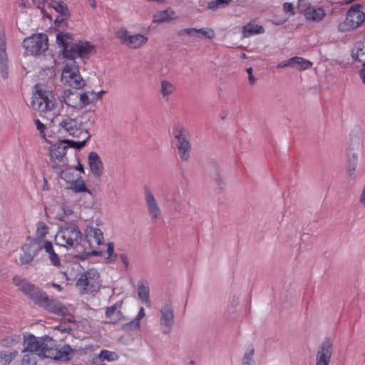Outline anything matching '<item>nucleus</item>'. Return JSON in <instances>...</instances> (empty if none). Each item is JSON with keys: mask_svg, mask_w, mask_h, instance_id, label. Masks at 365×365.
<instances>
[{"mask_svg": "<svg viewBox=\"0 0 365 365\" xmlns=\"http://www.w3.org/2000/svg\"><path fill=\"white\" fill-rule=\"evenodd\" d=\"M56 43L62 48L65 66L62 70L61 83L75 89L85 86V81L79 73L78 59L83 60L94 52V46L88 41L74 42L70 33L58 32Z\"/></svg>", "mask_w": 365, "mask_h": 365, "instance_id": "f257e3e1", "label": "nucleus"}, {"mask_svg": "<svg viewBox=\"0 0 365 365\" xmlns=\"http://www.w3.org/2000/svg\"><path fill=\"white\" fill-rule=\"evenodd\" d=\"M24 349L23 351L35 352L39 356L54 360H67L72 349L69 345H64L61 349L56 347L54 340L45 336L37 338L34 335L24 336Z\"/></svg>", "mask_w": 365, "mask_h": 365, "instance_id": "f03ea898", "label": "nucleus"}, {"mask_svg": "<svg viewBox=\"0 0 365 365\" xmlns=\"http://www.w3.org/2000/svg\"><path fill=\"white\" fill-rule=\"evenodd\" d=\"M83 120H90L88 113L83 114L80 118L68 115L56 116L52 121L58 124L59 133L79 139L78 141L70 140V147L80 150L86 145L91 137Z\"/></svg>", "mask_w": 365, "mask_h": 365, "instance_id": "7ed1b4c3", "label": "nucleus"}, {"mask_svg": "<svg viewBox=\"0 0 365 365\" xmlns=\"http://www.w3.org/2000/svg\"><path fill=\"white\" fill-rule=\"evenodd\" d=\"M82 241V233L76 225L61 226L55 236L56 244L66 249L78 247Z\"/></svg>", "mask_w": 365, "mask_h": 365, "instance_id": "20e7f679", "label": "nucleus"}, {"mask_svg": "<svg viewBox=\"0 0 365 365\" xmlns=\"http://www.w3.org/2000/svg\"><path fill=\"white\" fill-rule=\"evenodd\" d=\"M173 135L180 160L183 162H188L190 159L192 145L190 140V132L187 128L178 123L173 128Z\"/></svg>", "mask_w": 365, "mask_h": 365, "instance_id": "39448f33", "label": "nucleus"}, {"mask_svg": "<svg viewBox=\"0 0 365 365\" xmlns=\"http://www.w3.org/2000/svg\"><path fill=\"white\" fill-rule=\"evenodd\" d=\"M56 100L52 92L49 91L38 90L31 97V106L38 112H51L56 108Z\"/></svg>", "mask_w": 365, "mask_h": 365, "instance_id": "423d86ee", "label": "nucleus"}, {"mask_svg": "<svg viewBox=\"0 0 365 365\" xmlns=\"http://www.w3.org/2000/svg\"><path fill=\"white\" fill-rule=\"evenodd\" d=\"M76 287L82 294L97 292L101 287L98 271L90 269L83 273L76 282Z\"/></svg>", "mask_w": 365, "mask_h": 365, "instance_id": "0eeeda50", "label": "nucleus"}, {"mask_svg": "<svg viewBox=\"0 0 365 365\" xmlns=\"http://www.w3.org/2000/svg\"><path fill=\"white\" fill-rule=\"evenodd\" d=\"M22 46L29 55H41L48 49V36L45 34H34L24 38Z\"/></svg>", "mask_w": 365, "mask_h": 365, "instance_id": "6e6552de", "label": "nucleus"}, {"mask_svg": "<svg viewBox=\"0 0 365 365\" xmlns=\"http://www.w3.org/2000/svg\"><path fill=\"white\" fill-rule=\"evenodd\" d=\"M86 237L89 244L91 250L88 252V255L103 256V249L101 247L103 245L104 238L103 232L97 227H87L85 230Z\"/></svg>", "mask_w": 365, "mask_h": 365, "instance_id": "1a4fd4ad", "label": "nucleus"}, {"mask_svg": "<svg viewBox=\"0 0 365 365\" xmlns=\"http://www.w3.org/2000/svg\"><path fill=\"white\" fill-rule=\"evenodd\" d=\"M175 322V312L173 303L170 301L163 302L160 308L159 326L165 334L169 333Z\"/></svg>", "mask_w": 365, "mask_h": 365, "instance_id": "9d476101", "label": "nucleus"}, {"mask_svg": "<svg viewBox=\"0 0 365 365\" xmlns=\"http://www.w3.org/2000/svg\"><path fill=\"white\" fill-rule=\"evenodd\" d=\"M365 20V13L356 7H351L347 12L346 19L339 24L341 32L354 29L360 26Z\"/></svg>", "mask_w": 365, "mask_h": 365, "instance_id": "9b49d317", "label": "nucleus"}, {"mask_svg": "<svg viewBox=\"0 0 365 365\" xmlns=\"http://www.w3.org/2000/svg\"><path fill=\"white\" fill-rule=\"evenodd\" d=\"M120 42L131 49L139 48L145 45L148 41L146 36L140 34H130L126 29H121L116 34Z\"/></svg>", "mask_w": 365, "mask_h": 365, "instance_id": "f8f14e48", "label": "nucleus"}, {"mask_svg": "<svg viewBox=\"0 0 365 365\" xmlns=\"http://www.w3.org/2000/svg\"><path fill=\"white\" fill-rule=\"evenodd\" d=\"M68 147H70V140H61L51 146L50 156L55 166L61 167L67 164L66 154Z\"/></svg>", "mask_w": 365, "mask_h": 365, "instance_id": "ddd939ff", "label": "nucleus"}, {"mask_svg": "<svg viewBox=\"0 0 365 365\" xmlns=\"http://www.w3.org/2000/svg\"><path fill=\"white\" fill-rule=\"evenodd\" d=\"M143 193L148 212L152 220H156L161 215V209L152 189L148 186L143 187Z\"/></svg>", "mask_w": 365, "mask_h": 365, "instance_id": "4468645a", "label": "nucleus"}, {"mask_svg": "<svg viewBox=\"0 0 365 365\" xmlns=\"http://www.w3.org/2000/svg\"><path fill=\"white\" fill-rule=\"evenodd\" d=\"M36 303L47 311L55 314L59 316H66L68 314V309L62 303L56 299H49L43 293L36 301Z\"/></svg>", "mask_w": 365, "mask_h": 365, "instance_id": "2eb2a0df", "label": "nucleus"}, {"mask_svg": "<svg viewBox=\"0 0 365 365\" xmlns=\"http://www.w3.org/2000/svg\"><path fill=\"white\" fill-rule=\"evenodd\" d=\"M41 240H33L22 247L23 254L20 256L21 264H30L41 251Z\"/></svg>", "mask_w": 365, "mask_h": 365, "instance_id": "dca6fc26", "label": "nucleus"}, {"mask_svg": "<svg viewBox=\"0 0 365 365\" xmlns=\"http://www.w3.org/2000/svg\"><path fill=\"white\" fill-rule=\"evenodd\" d=\"M13 283L16 287L19 288V290L34 300L36 302L42 294L38 287H35L29 282L26 279L21 278V277H14L13 278Z\"/></svg>", "mask_w": 365, "mask_h": 365, "instance_id": "f3484780", "label": "nucleus"}, {"mask_svg": "<svg viewBox=\"0 0 365 365\" xmlns=\"http://www.w3.org/2000/svg\"><path fill=\"white\" fill-rule=\"evenodd\" d=\"M13 283L16 287L19 288V290L34 300L36 302L42 294L38 287H35L29 282L26 279L21 278V277H14L13 278Z\"/></svg>", "mask_w": 365, "mask_h": 365, "instance_id": "a211bd4d", "label": "nucleus"}, {"mask_svg": "<svg viewBox=\"0 0 365 365\" xmlns=\"http://www.w3.org/2000/svg\"><path fill=\"white\" fill-rule=\"evenodd\" d=\"M6 41L5 30L0 26V73L4 79L9 77V66L7 63Z\"/></svg>", "mask_w": 365, "mask_h": 365, "instance_id": "6ab92c4d", "label": "nucleus"}, {"mask_svg": "<svg viewBox=\"0 0 365 365\" xmlns=\"http://www.w3.org/2000/svg\"><path fill=\"white\" fill-rule=\"evenodd\" d=\"M332 355V343L325 340L317 350L316 365H329Z\"/></svg>", "mask_w": 365, "mask_h": 365, "instance_id": "aec40b11", "label": "nucleus"}, {"mask_svg": "<svg viewBox=\"0 0 365 365\" xmlns=\"http://www.w3.org/2000/svg\"><path fill=\"white\" fill-rule=\"evenodd\" d=\"M67 281L74 280L81 272V266L78 262H66L57 267Z\"/></svg>", "mask_w": 365, "mask_h": 365, "instance_id": "412c9836", "label": "nucleus"}, {"mask_svg": "<svg viewBox=\"0 0 365 365\" xmlns=\"http://www.w3.org/2000/svg\"><path fill=\"white\" fill-rule=\"evenodd\" d=\"M176 91L177 87L173 81L168 79H162L160 81L159 93L164 101H170Z\"/></svg>", "mask_w": 365, "mask_h": 365, "instance_id": "4be33fe9", "label": "nucleus"}, {"mask_svg": "<svg viewBox=\"0 0 365 365\" xmlns=\"http://www.w3.org/2000/svg\"><path fill=\"white\" fill-rule=\"evenodd\" d=\"M88 160L92 175L99 180L103 170V164L100 156L95 152H91L88 154Z\"/></svg>", "mask_w": 365, "mask_h": 365, "instance_id": "5701e85b", "label": "nucleus"}, {"mask_svg": "<svg viewBox=\"0 0 365 365\" xmlns=\"http://www.w3.org/2000/svg\"><path fill=\"white\" fill-rule=\"evenodd\" d=\"M41 250L44 251L46 257L50 261L51 265L60 267L61 260L58 255L54 250L51 241L41 240Z\"/></svg>", "mask_w": 365, "mask_h": 365, "instance_id": "b1692460", "label": "nucleus"}, {"mask_svg": "<svg viewBox=\"0 0 365 365\" xmlns=\"http://www.w3.org/2000/svg\"><path fill=\"white\" fill-rule=\"evenodd\" d=\"M61 98L68 106L81 108L79 92L65 90L61 94Z\"/></svg>", "mask_w": 365, "mask_h": 365, "instance_id": "393cba45", "label": "nucleus"}, {"mask_svg": "<svg viewBox=\"0 0 365 365\" xmlns=\"http://www.w3.org/2000/svg\"><path fill=\"white\" fill-rule=\"evenodd\" d=\"M118 354L107 349H103L94 357L95 364L97 365H104L105 361L113 362L118 359Z\"/></svg>", "mask_w": 365, "mask_h": 365, "instance_id": "a878e982", "label": "nucleus"}, {"mask_svg": "<svg viewBox=\"0 0 365 365\" xmlns=\"http://www.w3.org/2000/svg\"><path fill=\"white\" fill-rule=\"evenodd\" d=\"M304 15L307 21L319 22L326 16L327 14L323 8L313 6L309 7Z\"/></svg>", "mask_w": 365, "mask_h": 365, "instance_id": "bb28decb", "label": "nucleus"}, {"mask_svg": "<svg viewBox=\"0 0 365 365\" xmlns=\"http://www.w3.org/2000/svg\"><path fill=\"white\" fill-rule=\"evenodd\" d=\"M153 18V22L154 23H163L177 19L178 17L172 9H168L156 12Z\"/></svg>", "mask_w": 365, "mask_h": 365, "instance_id": "cd10ccee", "label": "nucleus"}, {"mask_svg": "<svg viewBox=\"0 0 365 365\" xmlns=\"http://www.w3.org/2000/svg\"><path fill=\"white\" fill-rule=\"evenodd\" d=\"M137 293L139 299L145 303L147 307L151 304L150 299V287L147 282L140 281L138 284Z\"/></svg>", "mask_w": 365, "mask_h": 365, "instance_id": "c85d7f7f", "label": "nucleus"}, {"mask_svg": "<svg viewBox=\"0 0 365 365\" xmlns=\"http://www.w3.org/2000/svg\"><path fill=\"white\" fill-rule=\"evenodd\" d=\"M264 33V29L262 26L253 23H248L242 27V36L249 38L255 34H261Z\"/></svg>", "mask_w": 365, "mask_h": 365, "instance_id": "c756f323", "label": "nucleus"}, {"mask_svg": "<svg viewBox=\"0 0 365 365\" xmlns=\"http://www.w3.org/2000/svg\"><path fill=\"white\" fill-rule=\"evenodd\" d=\"M120 307L121 302H116L106 309V315L109 319L110 322L115 323L120 320L121 317Z\"/></svg>", "mask_w": 365, "mask_h": 365, "instance_id": "7c9ffc66", "label": "nucleus"}, {"mask_svg": "<svg viewBox=\"0 0 365 365\" xmlns=\"http://www.w3.org/2000/svg\"><path fill=\"white\" fill-rule=\"evenodd\" d=\"M145 316V312L143 307L139 309L138 314L135 316L133 320L126 323L124 325V328L126 330L133 331L139 330L140 329V320Z\"/></svg>", "mask_w": 365, "mask_h": 365, "instance_id": "2f4dec72", "label": "nucleus"}, {"mask_svg": "<svg viewBox=\"0 0 365 365\" xmlns=\"http://www.w3.org/2000/svg\"><path fill=\"white\" fill-rule=\"evenodd\" d=\"M292 68L299 71H304L311 68L313 63L302 57L294 56L291 58Z\"/></svg>", "mask_w": 365, "mask_h": 365, "instance_id": "473e14b6", "label": "nucleus"}, {"mask_svg": "<svg viewBox=\"0 0 365 365\" xmlns=\"http://www.w3.org/2000/svg\"><path fill=\"white\" fill-rule=\"evenodd\" d=\"M62 213L59 215L58 219L61 221H76L78 216L75 215L73 210L67 205H63L61 207Z\"/></svg>", "mask_w": 365, "mask_h": 365, "instance_id": "72a5a7b5", "label": "nucleus"}, {"mask_svg": "<svg viewBox=\"0 0 365 365\" xmlns=\"http://www.w3.org/2000/svg\"><path fill=\"white\" fill-rule=\"evenodd\" d=\"M48 5L51 8H53L57 13L62 16L68 15V9L66 4L61 0H51L48 2Z\"/></svg>", "mask_w": 365, "mask_h": 365, "instance_id": "f704fd0d", "label": "nucleus"}, {"mask_svg": "<svg viewBox=\"0 0 365 365\" xmlns=\"http://www.w3.org/2000/svg\"><path fill=\"white\" fill-rule=\"evenodd\" d=\"M21 341V336L19 334H13L6 336L0 340V346L9 348L15 346Z\"/></svg>", "mask_w": 365, "mask_h": 365, "instance_id": "c9c22d12", "label": "nucleus"}, {"mask_svg": "<svg viewBox=\"0 0 365 365\" xmlns=\"http://www.w3.org/2000/svg\"><path fill=\"white\" fill-rule=\"evenodd\" d=\"M18 354V351L11 352L0 351V365H9L16 359Z\"/></svg>", "mask_w": 365, "mask_h": 365, "instance_id": "e433bc0d", "label": "nucleus"}, {"mask_svg": "<svg viewBox=\"0 0 365 365\" xmlns=\"http://www.w3.org/2000/svg\"><path fill=\"white\" fill-rule=\"evenodd\" d=\"M254 355L255 349L253 347H249L244 354L242 365H256Z\"/></svg>", "mask_w": 365, "mask_h": 365, "instance_id": "4c0bfd02", "label": "nucleus"}, {"mask_svg": "<svg viewBox=\"0 0 365 365\" xmlns=\"http://www.w3.org/2000/svg\"><path fill=\"white\" fill-rule=\"evenodd\" d=\"M93 92L79 93L81 108L95 101Z\"/></svg>", "mask_w": 365, "mask_h": 365, "instance_id": "58836bf2", "label": "nucleus"}, {"mask_svg": "<svg viewBox=\"0 0 365 365\" xmlns=\"http://www.w3.org/2000/svg\"><path fill=\"white\" fill-rule=\"evenodd\" d=\"M60 177L61 179L68 182H71V184L78 178V176H76L74 174V171L72 169H66L62 170Z\"/></svg>", "mask_w": 365, "mask_h": 365, "instance_id": "ea45409f", "label": "nucleus"}, {"mask_svg": "<svg viewBox=\"0 0 365 365\" xmlns=\"http://www.w3.org/2000/svg\"><path fill=\"white\" fill-rule=\"evenodd\" d=\"M352 57L365 66V48H357L352 51Z\"/></svg>", "mask_w": 365, "mask_h": 365, "instance_id": "a19ab883", "label": "nucleus"}, {"mask_svg": "<svg viewBox=\"0 0 365 365\" xmlns=\"http://www.w3.org/2000/svg\"><path fill=\"white\" fill-rule=\"evenodd\" d=\"M197 38H206L212 39L215 37V32L210 28L196 29Z\"/></svg>", "mask_w": 365, "mask_h": 365, "instance_id": "79ce46f5", "label": "nucleus"}, {"mask_svg": "<svg viewBox=\"0 0 365 365\" xmlns=\"http://www.w3.org/2000/svg\"><path fill=\"white\" fill-rule=\"evenodd\" d=\"M48 227L43 222L36 223V236L37 240L43 239L48 233Z\"/></svg>", "mask_w": 365, "mask_h": 365, "instance_id": "37998d69", "label": "nucleus"}, {"mask_svg": "<svg viewBox=\"0 0 365 365\" xmlns=\"http://www.w3.org/2000/svg\"><path fill=\"white\" fill-rule=\"evenodd\" d=\"M71 189L75 192H87L91 194V191L86 187L83 180H76L71 185Z\"/></svg>", "mask_w": 365, "mask_h": 365, "instance_id": "c03bdc74", "label": "nucleus"}, {"mask_svg": "<svg viewBox=\"0 0 365 365\" xmlns=\"http://www.w3.org/2000/svg\"><path fill=\"white\" fill-rule=\"evenodd\" d=\"M21 365H36V359L34 353L25 354L21 360Z\"/></svg>", "mask_w": 365, "mask_h": 365, "instance_id": "a18cd8bd", "label": "nucleus"}, {"mask_svg": "<svg viewBox=\"0 0 365 365\" xmlns=\"http://www.w3.org/2000/svg\"><path fill=\"white\" fill-rule=\"evenodd\" d=\"M178 35L180 36H189L193 38H197L195 28H186L181 29L178 32Z\"/></svg>", "mask_w": 365, "mask_h": 365, "instance_id": "49530a36", "label": "nucleus"}, {"mask_svg": "<svg viewBox=\"0 0 365 365\" xmlns=\"http://www.w3.org/2000/svg\"><path fill=\"white\" fill-rule=\"evenodd\" d=\"M232 0H215L208 4V9L216 11L220 6L227 5Z\"/></svg>", "mask_w": 365, "mask_h": 365, "instance_id": "de8ad7c7", "label": "nucleus"}, {"mask_svg": "<svg viewBox=\"0 0 365 365\" xmlns=\"http://www.w3.org/2000/svg\"><path fill=\"white\" fill-rule=\"evenodd\" d=\"M357 164V156L354 155L352 159L349 161L346 165V172L349 176H351L356 170Z\"/></svg>", "mask_w": 365, "mask_h": 365, "instance_id": "09e8293b", "label": "nucleus"}, {"mask_svg": "<svg viewBox=\"0 0 365 365\" xmlns=\"http://www.w3.org/2000/svg\"><path fill=\"white\" fill-rule=\"evenodd\" d=\"M106 250H103V255L102 257H104V254L107 253L108 257H106V259H109L110 261H112L113 259V253H114V246L112 242H108L106 245Z\"/></svg>", "mask_w": 365, "mask_h": 365, "instance_id": "8fccbe9b", "label": "nucleus"}, {"mask_svg": "<svg viewBox=\"0 0 365 365\" xmlns=\"http://www.w3.org/2000/svg\"><path fill=\"white\" fill-rule=\"evenodd\" d=\"M212 178L218 185L222 184V178L217 167H215V173L213 174Z\"/></svg>", "mask_w": 365, "mask_h": 365, "instance_id": "3c124183", "label": "nucleus"}, {"mask_svg": "<svg viewBox=\"0 0 365 365\" xmlns=\"http://www.w3.org/2000/svg\"><path fill=\"white\" fill-rule=\"evenodd\" d=\"M35 125L36 126L37 130H38L41 133L42 137L45 138L44 130L46 129V126L43 123H42L38 119L35 120Z\"/></svg>", "mask_w": 365, "mask_h": 365, "instance_id": "603ef678", "label": "nucleus"}, {"mask_svg": "<svg viewBox=\"0 0 365 365\" xmlns=\"http://www.w3.org/2000/svg\"><path fill=\"white\" fill-rule=\"evenodd\" d=\"M119 258H120L121 262L125 267V268H128L129 266V260H128V257L127 255L125 253H122L119 255Z\"/></svg>", "mask_w": 365, "mask_h": 365, "instance_id": "864d4df0", "label": "nucleus"}, {"mask_svg": "<svg viewBox=\"0 0 365 365\" xmlns=\"http://www.w3.org/2000/svg\"><path fill=\"white\" fill-rule=\"evenodd\" d=\"M246 71H247V73L249 75V77H248L249 82L251 84H254L255 83L256 79H255V78L252 75V68L250 67V68H247Z\"/></svg>", "mask_w": 365, "mask_h": 365, "instance_id": "5fc2aeb1", "label": "nucleus"}, {"mask_svg": "<svg viewBox=\"0 0 365 365\" xmlns=\"http://www.w3.org/2000/svg\"><path fill=\"white\" fill-rule=\"evenodd\" d=\"M283 9L285 12H291L292 13L293 11V5L292 3H289V2H285L284 4H283Z\"/></svg>", "mask_w": 365, "mask_h": 365, "instance_id": "6e6d98bb", "label": "nucleus"}, {"mask_svg": "<svg viewBox=\"0 0 365 365\" xmlns=\"http://www.w3.org/2000/svg\"><path fill=\"white\" fill-rule=\"evenodd\" d=\"M278 68H284V67H291L292 68V63H291V58H289L287 61L286 62H281L279 63L277 66Z\"/></svg>", "mask_w": 365, "mask_h": 365, "instance_id": "4d7b16f0", "label": "nucleus"}, {"mask_svg": "<svg viewBox=\"0 0 365 365\" xmlns=\"http://www.w3.org/2000/svg\"><path fill=\"white\" fill-rule=\"evenodd\" d=\"M54 330L60 331L61 333H68L71 331V329L63 327L62 326H56L55 327Z\"/></svg>", "mask_w": 365, "mask_h": 365, "instance_id": "13d9d810", "label": "nucleus"}, {"mask_svg": "<svg viewBox=\"0 0 365 365\" xmlns=\"http://www.w3.org/2000/svg\"><path fill=\"white\" fill-rule=\"evenodd\" d=\"M103 93H105L104 91H101L100 92L98 93L93 92V98L95 101H97L98 99H100Z\"/></svg>", "mask_w": 365, "mask_h": 365, "instance_id": "bf43d9fd", "label": "nucleus"}, {"mask_svg": "<svg viewBox=\"0 0 365 365\" xmlns=\"http://www.w3.org/2000/svg\"><path fill=\"white\" fill-rule=\"evenodd\" d=\"M66 16H62L61 14H59L55 19V23L57 24V23H61L64 21L65 19V17Z\"/></svg>", "mask_w": 365, "mask_h": 365, "instance_id": "052dcab7", "label": "nucleus"}, {"mask_svg": "<svg viewBox=\"0 0 365 365\" xmlns=\"http://www.w3.org/2000/svg\"><path fill=\"white\" fill-rule=\"evenodd\" d=\"M88 1L89 2L90 5H91L93 8H96V0H88Z\"/></svg>", "mask_w": 365, "mask_h": 365, "instance_id": "680f3d73", "label": "nucleus"}, {"mask_svg": "<svg viewBox=\"0 0 365 365\" xmlns=\"http://www.w3.org/2000/svg\"><path fill=\"white\" fill-rule=\"evenodd\" d=\"M52 287H54L55 289H58V291H61V285L58 284H56V283H53L52 284Z\"/></svg>", "mask_w": 365, "mask_h": 365, "instance_id": "e2e57ef3", "label": "nucleus"}, {"mask_svg": "<svg viewBox=\"0 0 365 365\" xmlns=\"http://www.w3.org/2000/svg\"><path fill=\"white\" fill-rule=\"evenodd\" d=\"M76 170H80L81 172H83V165L79 164L77 167H76Z\"/></svg>", "mask_w": 365, "mask_h": 365, "instance_id": "0e129e2a", "label": "nucleus"}, {"mask_svg": "<svg viewBox=\"0 0 365 365\" xmlns=\"http://www.w3.org/2000/svg\"><path fill=\"white\" fill-rule=\"evenodd\" d=\"M226 115H227V112H225V111H224V112H222V113H220V118H221L222 119H225V118L226 117Z\"/></svg>", "mask_w": 365, "mask_h": 365, "instance_id": "69168bd1", "label": "nucleus"}, {"mask_svg": "<svg viewBox=\"0 0 365 365\" xmlns=\"http://www.w3.org/2000/svg\"><path fill=\"white\" fill-rule=\"evenodd\" d=\"M362 82L365 84V73H361V75Z\"/></svg>", "mask_w": 365, "mask_h": 365, "instance_id": "338daca9", "label": "nucleus"}, {"mask_svg": "<svg viewBox=\"0 0 365 365\" xmlns=\"http://www.w3.org/2000/svg\"><path fill=\"white\" fill-rule=\"evenodd\" d=\"M187 365H195V362H194L193 361H190L187 364Z\"/></svg>", "mask_w": 365, "mask_h": 365, "instance_id": "774afa93", "label": "nucleus"}]
</instances>
